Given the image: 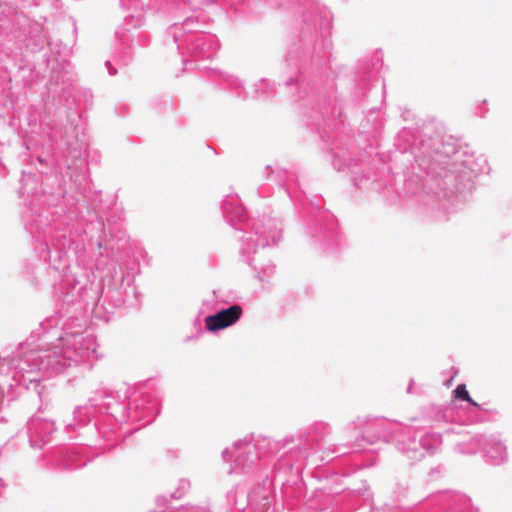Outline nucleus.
I'll return each instance as SVG.
<instances>
[{
  "label": "nucleus",
  "mask_w": 512,
  "mask_h": 512,
  "mask_svg": "<svg viewBox=\"0 0 512 512\" xmlns=\"http://www.w3.org/2000/svg\"><path fill=\"white\" fill-rule=\"evenodd\" d=\"M243 309L239 305H232L214 315L205 318V325L208 331L215 332L235 324L242 316Z\"/></svg>",
  "instance_id": "obj_1"
},
{
  "label": "nucleus",
  "mask_w": 512,
  "mask_h": 512,
  "mask_svg": "<svg viewBox=\"0 0 512 512\" xmlns=\"http://www.w3.org/2000/svg\"><path fill=\"white\" fill-rule=\"evenodd\" d=\"M454 395L458 399L473 403L464 384H460L456 387V389L454 390Z\"/></svg>",
  "instance_id": "obj_2"
}]
</instances>
